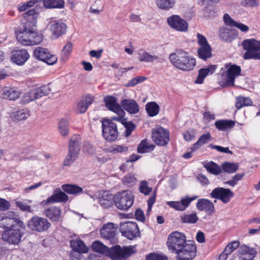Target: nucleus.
I'll return each mask as SVG.
<instances>
[{
	"mask_svg": "<svg viewBox=\"0 0 260 260\" xmlns=\"http://www.w3.org/2000/svg\"><path fill=\"white\" fill-rule=\"evenodd\" d=\"M169 59L175 67L183 71L192 70L196 64L195 59L182 49L176 50L174 53H171Z\"/></svg>",
	"mask_w": 260,
	"mask_h": 260,
	"instance_id": "nucleus-1",
	"label": "nucleus"
},
{
	"mask_svg": "<svg viewBox=\"0 0 260 260\" xmlns=\"http://www.w3.org/2000/svg\"><path fill=\"white\" fill-rule=\"evenodd\" d=\"M38 14V12L36 10L32 9L26 12L24 15L25 19H31L30 28V32H31L29 33L28 38L31 42H30V44H28V46L38 45L43 41V36L35 28Z\"/></svg>",
	"mask_w": 260,
	"mask_h": 260,
	"instance_id": "nucleus-2",
	"label": "nucleus"
},
{
	"mask_svg": "<svg viewBox=\"0 0 260 260\" xmlns=\"http://www.w3.org/2000/svg\"><path fill=\"white\" fill-rule=\"evenodd\" d=\"M16 225L22 229H25V224L15 212L11 211L0 213V228L9 230L15 228Z\"/></svg>",
	"mask_w": 260,
	"mask_h": 260,
	"instance_id": "nucleus-3",
	"label": "nucleus"
},
{
	"mask_svg": "<svg viewBox=\"0 0 260 260\" xmlns=\"http://www.w3.org/2000/svg\"><path fill=\"white\" fill-rule=\"evenodd\" d=\"M243 49L246 51L244 54L245 59H260V41L254 39L243 41Z\"/></svg>",
	"mask_w": 260,
	"mask_h": 260,
	"instance_id": "nucleus-4",
	"label": "nucleus"
},
{
	"mask_svg": "<svg viewBox=\"0 0 260 260\" xmlns=\"http://www.w3.org/2000/svg\"><path fill=\"white\" fill-rule=\"evenodd\" d=\"M226 71L221 72V75L225 80L223 86H233L235 78L241 75V69L236 64L226 63L224 66Z\"/></svg>",
	"mask_w": 260,
	"mask_h": 260,
	"instance_id": "nucleus-5",
	"label": "nucleus"
},
{
	"mask_svg": "<svg viewBox=\"0 0 260 260\" xmlns=\"http://www.w3.org/2000/svg\"><path fill=\"white\" fill-rule=\"evenodd\" d=\"M134 201V196L127 190L117 193L114 197L115 206L121 210L128 209L133 205Z\"/></svg>",
	"mask_w": 260,
	"mask_h": 260,
	"instance_id": "nucleus-6",
	"label": "nucleus"
},
{
	"mask_svg": "<svg viewBox=\"0 0 260 260\" xmlns=\"http://www.w3.org/2000/svg\"><path fill=\"white\" fill-rule=\"evenodd\" d=\"M187 241L186 236L183 233L175 231L168 236L167 245L169 250L171 252L175 253Z\"/></svg>",
	"mask_w": 260,
	"mask_h": 260,
	"instance_id": "nucleus-7",
	"label": "nucleus"
},
{
	"mask_svg": "<svg viewBox=\"0 0 260 260\" xmlns=\"http://www.w3.org/2000/svg\"><path fill=\"white\" fill-rule=\"evenodd\" d=\"M174 253L177 260H192L196 255L197 247L192 242L187 241Z\"/></svg>",
	"mask_w": 260,
	"mask_h": 260,
	"instance_id": "nucleus-8",
	"label": "nucleus"
},
{
	"mask_svg": "<svg viewBox=\"0 0 260 260\" xmlns=\"http://www.w3.org/2000/svg\"><path fill=\"white\" fill-rule=\"evenodd\" d=\"M136 250L133 246L121 247L119 245H115L108 249L107 256L114 260H118L122 258H126L135 253Z\"/></svg>",
	"mask_w": 260,
	"mask_h": 260,
	"instance_id": "nucleus-9",
	"label": "nucleus"
},
{
	"mask_svg": "<svg viewBox=\"0 0 260 260\" xmlns=\"http://www.w3.org/2000/svg\"><path fill=\"white\" fill-rule=\"evenodd\" d=\"M79 135H75L70 140L69 153L63 161V165L66 166H70L77 158L80 150Z\"/></svg>",
	"mask_w": 260,
	"mask_h": 260,
	"instance_id": "nucleus-10",
	"label": "nucleus"
},
{
	"mask_svg": "<svg viewBox=\"0 0 260 260\" xmlns=\"http://www.w3.org/2000/svg\"><path fill=\"white\" fill-rule=\"evenodd\" d=\"M103 136L107 141H114L118 137V132L116 123L109 119L102 122Z\"/></svg>",
	"mask_w": 260,
	"mask_h": 260,
	"instance_id": "nucleus-11",
	"label": "nucleus"
},
{
	"mask_svg": "<svg viewBox=\"0 0 260 260\" xmlns=\"http://www.w3.org/2000/svg\"><path fill=\"white\" fill-rule=\"evenodd\" d=\"M119 230L122 236L132 240L139 235V231L136 222L126 221L120 223Z\"/></svg>",
	"mask_w": 260,
	"mask_h": 260,
	"instance_id": "nucleus-12",
	"label": "nucleus"
},
{
	"mask_svg": "<svg viewBox=\"0 0 260 260\" xmlns=\"http://www.w3.org/2000/svg\"><path fill=\"white\" fill-rule=\"evenodd\" d=\"M211 198L220 200L223 203H229L234 196V192L229 188H215L210 194Z\"/></svg>",
	"mask_w": 260,
	"mask_h": 260,
	"instance_id": "nucleus-13",
	"label": "nucleus"
},
{
	"mask_svg": "<svg viewBox=\"0 0 260 260\" xmlns=\"http://www.w3.org/2000/svg\"><path fill=\"white\" fill-rule=\"evenodd\" d=\"M47 27L51 32L52 37L54 39H57L66 33L67 26L64 23L60 20L50 19Z\"/></svg>",
	"mask_w": 260,
	"mask_h": 260,
	"instance_id": "nucleus-14",
	"label": "nucleus"
},
{
	"mask_svg": "<svg viewBox=\"0 0 260 260\" xmlns=\"http://www.w3.org/2000/svg\"><path fill=\"white\" fill-rule=\"evenodd\" d=\"M27 225L28 227L32 231L42 232L48 229L50 223L45 218L35 216L28 221Z\"/></svg>",
	"mask_w": 260,
	"mask_h": 260,
	"instance_id": "nucleus-15",
	"label": "nucleus"
},
{
	"mask_svg": "<svg viewBox=\"0 0 260 260\" xmlns=\"http://www.w3.org/2000/svg\"><path fill=\"white\" fill-rule=\"evenodd\" d=\"M23 232L19 229L11 228L5 231L2 236L3 240L9 244L17 245L21 241Z\"/></svg>",
	"mask_w": 260,
	"mask_h": 260,
	"instance_id": "nucleus-16",
	"label": "nucleus"
},
{
	"mask_svg": "<svg viewBox=\"0 0 260 260\" xmlns=\"http://www.w3.org/2000/svg\"><path fill=\"white\" fill-rule=\"evenodd\" d=\"M152 138L157 145L165 146L170 140L169 133L167 129L159 127L152 131Z\"/></svg>",
	"mask_w": 260,
	"mask_h": 260,
	"instance_id": "nucleus-17",
	"label": "nucleus"
},
{
	"mask_svg": "<svg viewBox=\"0 0 260 260\" xmlns=\"http://www.w3.org/2000/svg\"><path fill=\"white\" fill-rule=\"evenodd\" d=\"M26 21L25 22L23 27L16 31V39L17 41L23 45L28 46V44L31 42L29 40V35L30 32L31 19H25Z\"/></svg>",
	"mask_w": 260,
	"mask_h": 260,
	"instance_id": "nucleus-18",
	"label": "nucleus"
},
{
	"mask_svg": "<svg viewBox=\"0 0 260 260\" xmlns=\"http://www.w3.org/2000/svg\"><path fill=\"white\" fill-rule=\"evenodd\" d=\"M167 22L169 26L179 31H185L188 28V23L179 15H174L168 18Z\"/></svg>",
	"mask_w": 260,
	"mask_h": 260,
	"instance_id": "nucleus-19",
	"label": "nucleus"
},
{
	"mask_svg": "<svg viewBox=\"0 0 260 260\" xmlns=\"http://www.w3.org/2000/svg\"><path fill=\"white\" fill-rule=\"evenodd\" d=\"M197 198V196L191 198L186 196L182 198L180 201H168L167 202V204L176 210L182 211L185 210L189 206L190 203Z\"/></svg>",
	"mask_w": 260,
	"mask_h": 260,
	"instance_id": "nucleus-20",
	"label": "nucleus"
},
{
	"mask_svg": "<svg viewBox=\"0 0 260 260\" xmlns=\"http://www.w3.org/2000/svg\"><path fill=\"white\" fill-rule=\"evenodd\" d=\"M197 208L200 211H204L208 215H212L215 212L214 205L208 199H200L196 204Z\"/></svg>",
	"mask_w": 260,
	"mask_h": 260,
	"instance_id": "nucleus-21",
	"label": "nucleus"
},
{
	"mask_svg": "<svg viewBox=\"0 0 260 260\" xmlns=\"http://www.w3.org/2000/svg\"><path fill=\"white\" fill-rule=\"evenodd\" d=\"M29 57V54L25 49L15 50L13 52L12 60L18 65L23 64Z\"/></svg>",
	"mask_w": 260,
	"mask_h": 260,
	"instance_id": "nucleus-22",
	"label": "nucleus"
},
{
	"mask_svg": "<svg viewBox=\"0 0 260 260\" xmlns=\"http://www.w3.org/2000/svg\"><path fill=\"white\" fill-rule=\"evenodd\" d=\"M100 205L104 208H108L114 203V198L112 194L107 191L100 192L98 197Z\"/></svg>",
	"mask_w": 260,
	"mask_h": 260,
	"instance_id": "nucleus-23",
	"label": "nucleus"
},
{
	"mask_svg": "<svg viewBox=\"0 0 260 260\" xmlns=\"http://www.w3.org/2000/svg\"><path fill=\"white\" fill-rule=\"evenodd\" d=\"M256 254L254 249L245 245H241L238 249V256L241 260H253Z\"/></svg>",
	"mask_w": 260,
	"mask_h": 260,
	"instance_id": "nucleus-24",
	"label": "nucleus"
},
{
	"mask_svg": "<svg viewBox=\"0 0 260 260\" xmlns=\"http://www.w3.org/2000/svg\"><path fill=\"white\" fill-rule=\"evenodd\" d=\"M107 108L114 113H121L122 114L123 109L121 106L117 103V99L113 96H107L104 98Z\"/></svg>",
	"mask_w": 260,
	"mask_h": 260,
	"instance_id": "nucleus-25",
	"label": "nucleus"
},
{
	"mask_svg": "<svg viewBox=\"0 0 260 260\" xmlns=\"http://www.w3.org/2000/svg\"><path fill=\"white\" fill-rule=\"evenodd\" d=\"M117 227L112 223H108L104 225L100 230L102 237L106 239H113L116 234Z\"/></svg>",
	"mask_w": 260,
	"mask_h": 260,
	"instance_id": "nucleus-26",
	"label": "nucleus"
},
{
	"mask_svg": "<svg viewBox=\"0 0 260 260\" xmlns=\"http://www.w3.org/2000/svg\"><path fill=\"white\" fill-rule=\"evenodd\" d=\"M68 199V196L60 189H58V190H56L53 194L48 198L46 201H43L42 203L50 204L56 202H66Z\"/></svg>",
	"mask_w": 260,
	"mask_h": 260,
	"instance_id": "nucleus-27",
	"label": "nucleus"
},
{
	"mask_svg": "<svg viewBox=\"0 0 260 260\" xmlns=\"http://www.w3.org/2000/svg\"><path fill=\"white\" fill-rule=\"evenodd\" d=\"M123 108L131 114H135L139 112L137 103L134 100L124 99L121 102Z\"/></svg>",
	"mask_w": 260,
	"mask_h": 260,
	"instance_id": "nucleus-28",
	"label": "nucleus"
},
{
	"mask_svg": "<svg viewBox=\"0 0 260 260\" xmlns=\"http://www.w3.org/2000/svg\"><path fill=\"white\" fill-rule=\"evenodd\" d=\"M61 210L60 208L52 206L44 211V214L53 221H59L61 218Z\"/></svg>",
	"mask_w": 260,
	"mask_h": 260,
	"instance_id": "nucleus-29",
	"label": "nucleus"
},
{
	"mask_svg": "<svg viewBox=\"0 0 260 260\" xmlns=\"http://www.w3.org/2000/svg\"><path fill=\"white\" fill-rule=\"evenodd\" d=\"M20 93V90L16 88L6 87L3 89L2 96L4 99L15 101L19 97Z\"/></svg>",
	"mask_w": 260,
	"mask_h": 260,
	"instance_id": "nucleus-30",
	"label": "nucleus"
},
{
	"mask_svg": "<svg viewBox=\"0 0 260 260\" xmlns=\"http://www.w3.org/2000/svg\"><path fill=\"white\" fill-rule=\"evenodd\" d=\"M138 59L141 62H153L158 61L159 57L154 54H151L144 50H140L138 53Z\"/></svg>",
	"mask_w": 260,
	"mask_h": 260,
	"instance_id": "nucleus-31",
	"label": "nucleus"
},
{
	"mask_svg": "<svg viewBox=\"0 0 260 260\" xmlns=\"http://www.w3.org/2000/svg\"><path fill=\"white\" fill-rule=\"evenodd\" d=\"M70 245L73 250L79 253H85L88 252V249L84 243L80 239L72 240ZM80 256V254H78Z\"/></svg>",
	"mask_w": 260,
	"mask_h": 260,
	"instance_id": "nucleus-32",
	"label": "nucleus"
},
{
	"mask_svg": "<svg viewBox=\"0 0 260 260\" xmlns=\"http://www.w3.org/2000/svg\"><path fill=\"white\" fill-rule=\"evenodd\" d=\"M218 34L220 40L228 42L232 41L236 37V35L230 29L225 27H222L219 29Z\"/></svg>",
	"mask_w": 260,
	"mask_h": 260,
	"instance_id": "nucleus-33",
	"label": "nucleus"
},
{
	"mask_svg": "<svg viewBox=\"0 0 260 260\" xmlns=\"http://www.w3.org/2000/svg\"><path fill=\"white\" fill-rule=\"evenodd\" d=\"M93 102V98L91 96H85L81 101H80L77 105V110L80 113H85L88 107L92 104Z\"/></svg>",
	"mask_w": 260,
	"mask_h": 260,
	"instance_id": "nucleus-34",
	"label": "nucleus"
},
{
	"mask_svg": "<svg viewBox=\"0 0 260 260\" xmlns=\"http://www.w3.org/2000/svg\"><path fill=\"white\" fill-rule=\"evenodd\" d=\"M216 66L212 65L207 68L201 69L199 70V75L196 83L201 84L203 82L205 78L209 74H212L215 70Z\"/></svg>",
	"mask_w": 260,
	"mask_h": 260,
	"instance_id": "nucleus-35",
	"label": "nucleus"
},
{
	"mask_svg": "<svg viewBox=\"0 0 260 260\" xmlns=\"http://www.w3.org/2000/svg\"><path fill=\"white\" fill-rule=\"evenodd\" d=\"M62 189L68 194L77 195L83 192V189L77 185L66 184L62 185Z\"/></svg>",
	"mask_w": 260,
	"mask_h": 260,
	"instance_id": "nucleus-36",
	"label": "nucleus"
},
{
	"mask_svg": "<svg viewBox=\"0 0 260 260\" xmlns=\"http://www.w3.org/2000/svg\"><path fill=\"white\" fill-rule=\"evenodd\" d=\"M204 167L211 174L218 175L222 172L221 168L212 161L205 163Z\"/></svg>",
	"mask_w": 260,
	"mask_h": 260,
	"instance_id": "nucleus-37",
	"label": "nucleus"
},
{
	"mask_svg": "<svg viewBox=\"0 0 260 260\" xmlns=\"http://www.w3.org/2000/svg\"><path fill=\"white\" fill-rule=\"evenodd\" d=\"M235 122L230 120H218L215 122L216 127L220 131H224L233 127Z\"/></svg>",
	"mask_w": 260,
	"mask_h": 260,
	"instance_id": "nucleus-38",
	"label": "nucleus"
},
{
	"mask_svg": "<svg viewBox=\"0 0 260 260\" xmlns=\"http://www.w3.org/2000/svg\"><path fill=\"white\" fill-rule=\"evenodd\" d=\"M155 146L149 144L146 139L143 140L138 145L137 151L140 153L149 152L154 149Z\"/></svg>",
	"mask_w": 260,
	"mask_h": 260,
	"instance_id": "nucleus-39",
	"label": "nucleus"
},
{
	"mask_svg": "<svg viewBox=\"0 0 260 260\" xmlns=\"http://www.w3.org/2000/svg\"><path fill=\"white\" fill-rule=\"evenodd\" d=\"M211 139V135L209 133L202 135L191 147L192 151H197L200 147L204 144L207 143Z\"/></svg>",
	"mask_w": 260,
	"mask_h": 260,
	"instance_id": "nucleus-40",
	"label": "nucleus"
},
{
	"mask_svg": "<svg viewBox=\"0 0 260 260\" xmlns=\"http://www.w3.org/2000/svg\"><path fill=\"white\" fill-rule=\"evenodd\" d=\"M198 53L200 58L206 60L212 56L211 48L210 45L202 46L198 49Z\"/></svg>",
	"mask_w": 260,
	"mask_h": 260,
	"instance_id": "nucleus-41",
	"label": "nucleus"
},
{
	"mask_svg": "<svg viewBox=\"0 0 260 260\" xmlns=\"http://www.w3.org/2000/svg\"><path fill=\"white\" fill-rule=\"evenodd\" d=\"M146 110L150 117L157 115L159 111V107L155 102H149L146 105Z\"/></svg>",
	"mask_w": 260,
	"mask_h": 260,
	"instance_id": "nucleus-42",
	"label": "nucleus"
},
{
	"mask_svg": "<svg viewBox=\"0 0 260 260\" xmlns=\"http://www.w3.org/2000/svg\"><path fill=\"white\" fill-rule=\"evenodd\" d=\"M158 8L162 10H168L173 8L175 5V0H155Z\"/></svg>",
	"mask_w": 260,
	"mask_h": 260,
	"instance_id": "nucleus-43",
	"label": "nucleus"
},
{
	"mask_svg": "<svg viewBox=\"0 0 260 260\" xmlns=\"http://www.w3.org/2000/svg\"><path fill=\"white\" fill-rule=\"evenodd\" d=\"M43 4L46 8H62L64 6L63 0H44Z\"/></svg>",
	"mask_w": 260,
	"mask_h": 260,
	"instance_id": "nucleus-44",
	"label": "nucleus"
},
{
	"mask_svg": "<svg viewBox=\"0 0 260 260\" xmlns=\"http://www.w3.org/2000/svg\"><path fill=\"white\" fill-rule=\"evenodd\" d=\"M238 168V164L228 161L224 162L221 165V169L223 170L224 172L229 174L236 172Z\"/></svg>",
	"mask_w": 260,
	"mask_h": 260,
	"instance_id": "nucleus-45",
	"label": "nucleus"
},
{
	"mask_svg": "<svg viewBox=\"0 0 260 260\" xmlns=\"http://www.w3.org/2000/svg\"><path fill=\"white\" fill-rule=\"evenodd\" d=\"M92 249L97 252L107 255L108 248L99 241H95L91 245Z\"/></svg>",
	"mask_w": 260,
	"mask_h": 260,
	"instance_id": "nucleus-46",
	"label": "nucleus"
},
{
	"mask_svg": "<svg viewBox=\"0 0 260 260\" xmlns=\"http://www.w3.org/2000/svg\"><path fill=\"white\" fill-rule=\"evenodd\" d=\"M199 218L196 213L189 214H183L180 217V220L183 223H195L198 220Z\"/></svg>",
	"mask_w": 260,
	"mask_h": 260,
	"instance_id": "nucleus-47",
	"label": "nucleus"
},
{
	"mask_svg": "<svg viewBox=\"0 0 260 260\" xmlns=\"http://www.w3.org/2000/svg\"><path fill=\"white\" fill-rule=\"evenodd\" d=\"M252 101L249 98L239 96L236 98V107L238 109L244 106H250L252 104Z\"/></svg>",
	"mask_w": 260,
	"mask_h": 260,
	"instance_id": "nucleus-48",
	"label": "nucleus"
},
{
	"mask_svg": "<svg viewBox=\"0 0 260 260\" xmlns=\"http://www.w3.org/2000/svg\"><path fill=\"white\" fill-rule=\"evenodd\" d=\"M38 93L36 92L35 89H32L26 92L23 96V101L24 103H27L29 102L37 99Z\"/></svg>",
	"mask_w": 260,
	"mask_h": 260,
	"instance_id": "nucleus-49",
	"label": "nucleus"
},
{
	"mask_svg": "<svg viewBox=\"0 0 260 260\" xmlns=\"http://www.w3.org/2000/svg\"><path fill=\"white\" fill-rule=\"evenodd\" d=\"M48 54V51L45 48L38 47L36 48L34 52V56L39 60L43 61L46 55Z\"/></svg>",
	"mask_w": 260,
	"mask_h": 260,
	"instance_id": "nucleus-50",
	"label": "nucleus"
},
{
	"mask_svg": "<svg viewBox=\"0 0 260 260\" xmlns=\"http://www.w3.org/2000/svg\"><path fill=\"white\" fill-rule=\"evenodd\" d=\"M58 129L61 135L67 136L69 133L68 122L64 119L60 120L58 124Z\"/></svg>",
	"mask_w": 260,
	"mask_h": 260,
	"instance_id": "nucleus-51",
	"label": "nucleus"
},
{
	"mask_svg": "<svg viewBox=\"0 0 260 260\" xmlns=\"http://www.w3.org/2000/svg\"><path fill=\"white\" fill-rule=\"evenodd\" d=\"M122 182L127 186L131 187L136 184L137 182V179L134 175L128 174L123 178Z\"/></svg>",
	"mask_w": 260,
	"mask_h": 260,
	"instance_id": "nucleus-52",
	"label": "nucleus"
},
{
	"mask_svg": "<svg viewBox=\"0 0 260 260\" xmlns=\"http://www.w3.org/2000/svg\"><path fill=\"white\" fill-rule=\"evenodd\" d=\"M139 191L145 196L149 195L152 191V188L148 186V183L146 181H142L139 186Z\"/></svg>",
	"mask_w": 260,
	"mask_h": 260,
	"instance_id": "nucleus-53",
	"label": "nucleus"
},
{
	"mask_svg": "<svg viewBox=\"0 0 260 260\" xmlns=\"http://www.w3.org/2000/svg\"><path fill=\"white\" fill-rule=\"evenodd\" d=\"M36 92L38 93L37 96L38 98H41L42 96H45L49 94L50 91V88L49 87V84L47 85H44L40 88H35Z\"/></svg>",
	"mask_w": 260,
	"mask_h": 260,
	"instance_id": "nucleus-54",
	"label": "nucleus"
},
{
	"mask_svg": "<svg viewBox=\"0 0 260 260\" xmlns=\"http://www.w3.org/2000/svg\"><path fill=\"white\" fill-rule=\"evenodd\" d=\"M259 0H243L241 5L246 8L257 7L259 6Z\"/></svg>",
	"mask_w": 260,
	"mask_h": 260,
	"instance_id": "nucleus-55",
	"label": "nucleus"
},
{
	"mask_svg": "<svg viewBox=\"0 0 260 260\" xmlns=\"http://www.w3.org/2000/svg\"><path fill=\"white\" fill-rule=\"evenodd\" d=\"M28 116L29 114L24 110L18 111L14 114V118L17 121L25 120Z\"/></svg>",
	"mask_w": 260,
	"mask_h": 260,
	"instance_id": "nucleus-56",
	"label": "nucleus"
},
{
	"mask_svg": "<svg viewBox=\"0 0 260 260\" xmlns=\"http://www.w3.org/2000/svg\"><path fill=\"white\" fill-rule=\"evenodd\" d=\"M240 245L239 241H235L229 243L225 247L224 250L229 254L237 248Z\"/></svg>",
	"mask_w": 260,
	"mask_h": 260,
	"instance_id": "nucleus-57",
	"label": "nucleus"
},
{
	"mask_svg": "<svg viewBox=\"0 0 260 260\" xmlns=\"http://www.w3.org/2000/svg\"><path fill=\"white\" fill-rule=\"evenodd\" d=\"M146 79V78L144 77L138 76L130 80L126 86L127 87H133L138 83L143 82Z\"/></svg>",
	"mask_w": 260,
	"mask_h": 260,
	"instance_id": "nucleus-58",
	"label": "nucleus"
},
{
	"mask_svg": "<svg viewBox=\"0 0 260 260\" xmlns=\"http://www.w3.org/2000/svg\"><path fill=\"white\" fill-rule=\"evenodd\" d=\"M44 58H45V59H43V61L49 65L54 64L57 60V57L54 55L51 54L49 52L48 54H46Z\"/></svg>",
	"mask_w": 260,
	"mask_h": 260,
	"instance_id": "nucleus-59",
	"label": "nucleus"
},
{
	"mask_svg": "<svg viewBox=\"0 0 260 260\" xmlns=\"http://www.w3.org/2000/svg\"><path fill=\"white\" fill-rule=\"evenodd\" d=\"M146 260H168V258L167 256L162 255L150 253L146 256Z\"/></svg>",
	"mask_w": 260,
	"mask_h": 260,
	"instance_id": "nucleus-60",
	"label": "nucleus"
},
{
	"mask_svg": "<svg viewBox=\"0 0 260 260\" xmlns=\"http://www.w3.org/2000/svg\"><path fill=\"white\" fill-rule=\"evenodd\" d=\"M128 148L124 145H114L111 147L110 151L114 153H121L127 151Z\"/></svg>",
	"mask_w": 260,
	"mask_h": 260,
	"instance_id": "nucleus-61",
	"label": "nucleus"
},
{
	"mask_svg": "<svg viewBox=\"0 0 260 260\" xmlns=\"http://www.w3.org/2000/svg\"><path fill=\"white\" fill-rule=\"evenodd\" d=\"M223 19L224 24L231 27L235 26L237 23V21L232 19L228 14H225Z\"/></svg>",
	"mask_w": 260,
	"mask_h": 260,
	"instance_id": "nucleus-62",
	"label": "nucleus"
},
{
	"mask_svg": "<svg viewBox=\"0 0 260 260\" xmlns=\"http://www.w3.org/2000/svg\"><path fill=\"white\" fill-rule=\"evenodd\" d=\"M196 135L195 131L193 129H189L183 133V136L184 139L187 141H191L194 138Z\"/></svg>",
	"mask_w": 260,
	"mask_h": 260,
	"instance_id": "nucleus-63",
	"label": "nucleus"
},
{
	"mask_svg": "<svg viewBox=\"0 0 260 260\" xmlns=\"http://www.w3.org/2000/svg\"><path fill=\"white\" fill-rule=\"evenodd\" d=\"M125 127V135L126 137L129 136L133 131L135 129V125L130 122H124Z\"/></svg>",
	"mask_w": 260,
	"mask_h": 260,
	"instance_id": "nucleus-64",
	"label": "nucleus"
}]
</instances>
